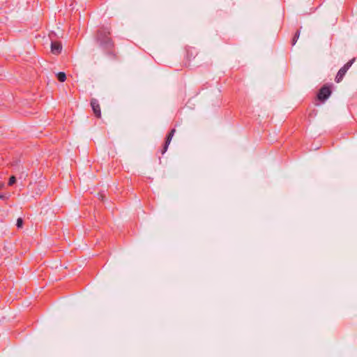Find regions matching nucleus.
<instances>
[{"instance_id": "6", "label": "nucleus", "mask_w": 357, "mask_h": 357, "mask_svg": "<svg viewBox=\"0 0 357 357\" xmlns=\"http://www.w3.org/2000/svg\"><path fill=\"white\" fill-rule=\"evenodd\" d=\"M62 50V45L59 41H53L51 43V52L54 54H59Z\"/></svg>"}, {"instance_id": "13", "label": "nucleus", "mask_w": 357, "mask_h": 357, "mask_svg": "<svg viewBox=\"0 0 357 357\" xmlns=\"http://www.w3.org/2000/svg\"><path fill=\"white\" fill-rule=\"evenodd\" d=\"M3 183H0V190L3 188Z\"/></svg>"}, {"instance_id": "9", "label": "nucleus", "mask_w": 357, "mask_h": 357, "mask_svg": "<svg viewBox=\"0 0 357 357\" xmlns=\"http://www.w3.org/2000/svg\"><path fill=\"white\" fill-rule=\"evenodd\" d=\"M300 33H301V31L299 29L296 31V33L292 38V40H291L292 46H294L296 43V42L300 36Z\"/></svg>"}, {"instance_id": "7", "label": "nucleus", "mask_w": 357, "mask_h": 357, "mask_svg": "<svg viewBox=\"0 0 357 357\" xmlns=\"http://www.w3.org/2000/svg\"><path fill=\"white\" fill-rule=\"evenodd\" d=\"M186 57L188 61H190L192 59L195 58L197 54V50L192 47H188L185 48Z\"/></svg>"}, {"instance_id": "11", "label": "nucleus", "mask_w": 357, "mask_h": 357, "mask_svg": "<svg viewBox=\"0 0 357 357\" xmlns=\"http://www.w3.org/2000/svg\"><path fill=\"white\" fill-rule=\"evenodd\" d=\"M23 225V220L21 218H19L17 220L16 226L17 228H21Z\"/></svg>"}, {"instance_id": "10", "label": "nucleus", "mask_w": 357, "mask_h": 357, "mask_svg": "<svg viewBox=\"0 0 357 357\" xmlns=\"http://www.w3.org/2000/svg\"><path fill=\"white\" fill-rule=\"evenodd\" d=\"M16 182V178L14 176L10 177L8 181V185L11 186Z\"/></svg>"}, {"instance_id": "8", "label": "nucleus", "mask_w": 357, "mask_h": 357, "mask_svg": "<svg viewBox=\"0 0 357 357\" xmlns=\"http://www.w3.org/2000/svg\"><path fill=\"white\" fill-rule=\"evenodd\" d=\"M56 77L58 80L61 82H63L66 79V73L63 72H59V73H57Z\"/></svg>"}, {"instance_id": "1", "label": "nucleus", "mask_w": 357, "mask_h": 357, "mask_svg": "<svg viewBox=\"0 0 357 357\" xmlns=\"http://www.w3.org/2000/svg\"><path fill=\"white\" fill-rule=\"evenodd\" d=\"M109 28L101 26L96 33V40L106 54L115 56L114 43L110 37Z\"/></svg>"}, {"instance_id": "3", "label": "nucleus", "mask_w": 357, "mask_h": 357, "mask_svg": "<svg viewBox=\"0 0 357 357\" xmlns=\"http://www.w3.org/2000/svg\"><path fill=\"white\" fill-rule=\"evenodd\" d=\"M331 84H324L317 93V98L321 102L327 100L332 93Z\"/></svg>"}, {"instance_id": "12", "label": "nucleus", "mask_w": 357, "mask_h": 357, "mask_svg": "<svg viewBox=\"0 0 357 357\" xmlns=\"http://www.w3.org/2000/svg\"><path fill=\"white\" fill-rule=\"evenodd\" d=\"M6 197L3 195H0V199H4Z\"/></svg>"}, {"instance_id": "2", "label": "nucleus", "mask_w": 357, "mask_h": 357, "mask_svg": "<svg viewBox=\"0 0 357 357\" xmlns=\"http://www.w3.org/2000/svg\"><path fill=\"white\" fill-rule=\"evenodd\" d=\"M356 59L353 58L352 59L349 60L347 63H345L337 72V75L335 78V81L337 83H340L344 78L345 74L347 73V70L349 69V68L352 66V64L354 63Z\"/></svg>"}, {"instance_id": "4", "label": "nucleus", "mask_w": 357, "mask_h": 357, "mask_svg": "<svg viewBox=\"0 0 357 357\" xmlns=\"http://www.w3.org/2000/svg\"><path fill=\"white\" fill-rule=\"evenodd\" d=\"M90 104L94 116L98 119L101 118V109L98 100L96 98H91Z\"/></svg>"}, {"instance_id": "5", "label": "nucleus", "mask_w": 357, "mask_h": 357, "mask_svg": "<svg viewBox=\"0 0 357 357\" xmlns=\"http://www.w3.org/2000/svg\"><path fill=\"white\" fill-rule=\"evenodd\" d=\"M175 132H176V129L173 128L170 130V132L167 135L164 146H163L162 149H161L162 155H163L167 151L168 146H169V145L171 142V140H172L173 136L174 135Z\"/></svg>"}]
</instances>
